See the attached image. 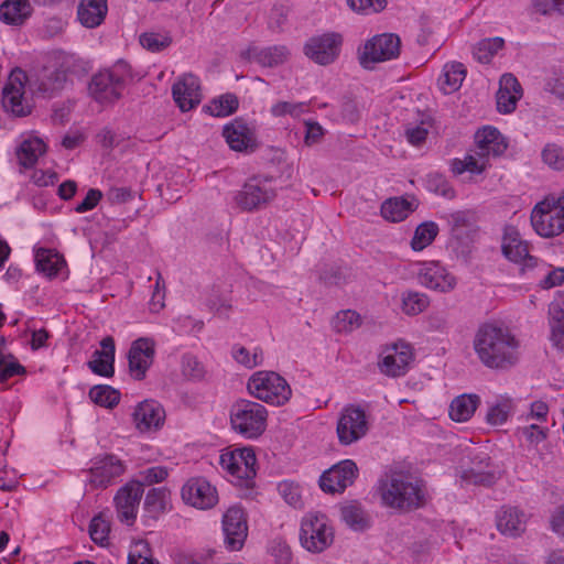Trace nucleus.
<instances>
[{"label":"nucleus","instance_id":"19","mask_svg":"<svg viewBox=\"0 0 564 564\" xmlns=\"http://www.w3.org/2000/svg\"><path fill=\"white\" fill-rule=\"evenodd\" d=\"M223 531L228 550L238 551L243 546L248 535V525L240 508L232 507L227 510L223 517Z\"/></svg>","mask_w":564,"mask_h":564},{"label":"nucleus","instance_id":"1","mask_svg":"<svg viewBox=\"0 0 564 564\" xmlns=\"http://www.w3.org/2000/svg\"><path fill=\"white\" fill-rule=\"evenodd\" d=\"M474 349L479 360L491 369H508L518 361V341L507 329L494 324L478 328Z\"/></svg>","mask_w":564,"mask_h":564},{"label":"nucleus","instance_id":"8","mask_svg":"<svg viewBox=\"0 0 564 564\" xmlns=\"http://www.w3.org/2000/svg\"><path fill=\"white\" fill-rule=\"evenodd\" d=\"M366 412L356 405L346 406L337 422V435L340 444L350 445L367 434Z\"/></svg>","mask_w":564,"mask_h":564},{"label":"nucleus","instance_id":"24","mask_svg":"<svg viewBox=\"0 0 564 564\" xmlns=\"http://www.w3.org/2000/svg\"><path fill=\"white\" fill-rule=\"evenodd\" d=\"M133 422L140 432L159 430L165 420L163 406L154 400H144L140 402L133 412Z\"/></svg>","mask_w":564,"mask_h":564},{"label":"nucleus","instance_id":"18","mask_svg":"<svg viewBox=\"0 0 564 564\" xmlns=\"http://www.w3.org/2000/svg\"><path fill=\"white\" fill-rule=\"evenodd\" d=\"M502 252L510 261L521 265L520 271L522 273L530 272L531 270L544 271L546 269L545 262L529 254L528 243L522 241L518 234L505 236Z\"/></svg>","mask_w":564,"mask_h":564},{"label":"nucleus","instance_id":"63","mask_svg":"<svg viewBox=\"0 0 564 564\" xmlns=\"http://www.w3.org/2000/svg\"><path fill=\"white\" fill-rule=\"evenodd\" d=\"M183 373L191 379H202L204 377V367L194 356H185L182 361Z\"/></svg>","mask_w":564,"mask_h":564},{"label":"nucleus","instance_id":"25","mask_svg":"<svg viewBox=\"0 0 564 564\" xmlns=\"http://www.w3.org/2000/svg\"><path fill=\"white\" fill-rule=\"evenodd\" d=\"M501 476V473L490 458L486 455L475 456L471 462V467L464 470L462 478L469 484L480 486H491Z\"/></svg>","mask_w":564,"mask_h":564},{"label":"nucleus","instance_id":"15","mask_svg":"<svg viewBox=\"0 0 564 564\" xmlns=\"http://www.w3.org/2000/svg\"><path fill=\"white\" fill-rule=\"evenodd\" d=\"M275 195V191L267 181L252 178L243 185L235 199L237 205L243 210H253L268 205Z\"/></svg>","mask_w":564,"mask_h":564},{"label":"nucleus","instance_id":"3","mask_svg":"<svg viewBox=\"0 0 564 564\" xmlns=\"http://www.w3.org/2000/svg\"><path fill=\"white\" fill-rule=\"evenodd\" d=\"M126 63H118L109 69L95 74L89 83L90 96L99 104L110 105L122 97L128 77Z\"/></svg>","mask_w":564,"mask_h":564},{"label":"nucleus","instance_id":"36","mask_svg":"<svg viewBox=\"0 0 564 564\" xmlns=\"http://www.w3.org/2000/svg\"><path fill=\"white\" fill-rule=\"evenodd\" d=\"M479 403L477 394H460L451 402L449 416L453 421L466 422L474 415Z\"/></svg>","mask_w":564,"mask_h":564},{"label":"nucleus","instance_id":"7","mask_svg":"<svg viewBox=\"0 0 564 564\" xmlns=\"http://www.w3.org/2000/svg\"><path fill=\"white\" fill-rule=\"evenodd\" d=\"M334 540L333 528L322 513H307L301 522V545L312 553L325 551Z\"/></svg>","mask_w":564,"mask_h":564},{"label":"nucleus","instance_id":"41","mask_svg":"<svg viewBox=\"0 0 564 564\" xmlns=\"http://www.w3.org/2000/svg\"><path fill=\"white\" fill-rule=\"evenodd\" d=\"M45 143L39 138H33L24 140L21 143L17 155L21 165L24 167H31L36 163L37 159L45 153Z\"/></svg>","mask_w":564,"mask_h":564},{"label":"nucleus","instance_id":"26","mask_svg":"<svg viewBox=\"0 0 564 564\" xmlns=\"http://www.w3.org/2000/svg\"><path fill=\"white\" fill-rule=\"evenodd\" d=\"M475 142L477 153L487 160H489V156L502 155L508 148L505 137L494 127H484L478 130L475 134Z\"/></svg>","mask_w":564,"mask_h":564},{"label":"nucleus","instance_id":"46","mask_svg":"<svg viewBox=\"0 0 564 564\" xmlns=\"http://www.w3.org/2000/svg\"><path fill=\"white\" fill-rule=\"evenodd\" d=\"M438 232V227L433 221H426L417 226L411 240V247L415 251L423 250L431 245Z\"/></svg>","mask_w":564,"mask_h":564},{"label":"nucleus","instance_id":"2","mask_svg":"<svg viewBox=\"0 0 564 564\" xmlns=\"http://www.w3.org/2000/svg\"><path fill=\"white\" fill-rule=\"evenodd\" d=\"M381 498L388 507L411 510L423 505L424 494L417 481L393 475L382 484Z\"/></svg>","mask_w":564,"mask_h":564},{"label":"nucleus","instance_id":"52","mask_svg":"<svg viewBox=\"0 0 564 564\" xmlns=\"http://www.w3.org/2000/svg\"><path fill=\"white\" fill-rule=\"evenodd\" d=\"M207 306L214 311L216 315L223 318H228L232 308L231 299L228 294H221L213 290L207 299Z\"/></svg>","mask_w":564,"mask_h":564},{"label":"nucleus","instance_id":"61","mask_svg":"<svg viewBox=\"0 0 564 564\" xmlns=\"http://www.w3.org/2000/svg\"><path fill=\"white\" fill-rule=\"evenodd\" d=\"M139 477L137 481L143 482V487L150 486L163 481L167 477V469L162 466L150 467L141 471Z\"/></svg>","mask_w":564,"mask_h":564},{"label":"nucleus","instance_id":"11","mask_svg":"<svg viewBox=\"0 0 564 564\" xmlns=\"http://www.w3.org/2000/svg\"><path fill=\"white\" fill-rule=\"evenodd\" d=\"M256 454L250 447L225 452L219 457L223 469L238 479H252L256 476Z\"/></svg>","mask_w":564,"mask_h":564},{"label":"nucleus","instance_id":"50","mask_svg":"<svg viewBox=\"0 0 564 564\" xmlns=\"http://www.w3.org/2000/svg\"><path fill=\"white\" fill-rule=\"evenodd\" d=\"M531 272H533L534 278L542 276L539 281V286L543 290H550L564 283V268L551 270V265L546 263L544 271L531 270Z\"/></svg>","mask_w":564,"mask_h":564},{"label":"nucleus","instance_id":"10","mask_svg":"<svg viewBox=\"0 0 564 564\" xmlns=\"http://www.w3.org/2000/svg\"><path fill=\"white\" fill-rule=\"evenodd\" d=\"M401 41L395 34H380L365 44L360 63L368 67L370 63L384 62L399 56Z\"/></svg>","mask_w":564,"mask_h":564},{"label":"nucleus","instance_id":"33","mask_svg":"<svg viewBox=\"0 0 564 564\" xmlns=\"http://www.w3.org/2000/svg\"><path fill=\"white\" fill-rule=\"evenodd\" d=\"M451 235L460 243H467L476 232L475 217L471 212L458 210L448 217Z\"/></svg>","mask_w":564,"mask_h":564},{"label":"nucleus","instance_id":"28","mask_svg":"<svg viewBox=\"0 0 564 564\" xmlns=\"http://www.w3.org/2000/svg\"><path fill=\"white\" fill-rule=\"evenodd\" d=\"M522 97V87L516 76L503 74L499 80V89L496 95L497 109L500 113H511L517 102Z\"/></svg>","mask_w":564,"mask_h":564},{"label":"nucleus","instance_id":"21","mask_svg":"<svg viewBox=\"0 0 564 564\" xmlns=\"http://www.w3.org/2000/svg\"><path fill=\"white\" fill-rule=\"evenodd\" d=\"M412 360L413 351L411 346L404 341H400L387 349L379 362V368L381 372L387 376L400 377L405 375Z\"/></svg>","mask_w":564,"mask_h":564},{"label":"nucleus","instance_id":"30","mask_svg":"<svg viewBox=\"0 0 564 564\" xmlns=\"http://www.w3.org/2000/svg\"><path fill=\"white\" fill-rule=\"evenodd\" d=\"M528 517L516 507H502L496 514V524L500 533L517 538L525 531Z\"/></svg>","mask_w":564,"mask_h":564},{"label":"nucleus","instance_id":"5","mask_svg":"<svg viewBox=\"0 0 564 564\" xmlns=\"http://www.w3.org/2000/svg\"><path fill=\"white\" fill-rule=\"evenodd\" d=\"M248 391L256 399L273 405H283L292 394L286 380L274 371H258L247 384Z\"/></svg>","mask_w":564,"mask_h":564},{"label":"nucleus","instance_id":"47","mask_svg":"<svg viewBox=\"0 0 564 564\" xmlns=\"http://www.w3.org/2000/svg\"><path fill=\"white\" fill-rule=\"evenodd\" d=\"M166 509V491L163 488H152L144 499V510L149 517L156 519Z\"/></svg>","mask_w":564,"mask_h":564},{"label":"nucleus","instance_id":"49","mask_svg":"<svg viewBox=\"0 0 564 564\" xmlns=\"http://www.w3.org/2000/svg\"><path fill=\"white\" fill-rule=\"evenodd\" d=\"M430 304V300L427 295L415 292L408 291L402 295V311L406 315H417L422 313Z\"/></svg>","mask_w":564,"mask_h":564},{"label":"nucleus","instance_id":"29","mask_svg":"<svg viewBox=\"0 0 564 564\" xmlns=\"http://www.w3.org/2000/svg\"><path fill=\"white\" fill-rule=\"evenodd\" d=\"M291 55L285 45H272L268 47H249L242 56L258 63L262 67H278L284 64Z\"/></svg>","mask_w":564,"mask_h":564},{"label":"nucleus","instance_id":"14","mask_svg":"<svg viewBox=\"0 0 564 564\" xmlns=\"http://www.w3.org/2000/svg\"><path fill=\"white\" fill-rule=\"evenodd\" d=\"M154 356L155 341L153 338L140 337L132 341L128 352L129 371L131 377L135 380L144 379L147 371L153 364Z\"/></svg>","mask_w":564,"mask_h":564},{"label":"nucleus","instance_id":"56","mask_svg":"<svg viewBox=\"0 0 564 564\" xmlns=\"http://www.w3.org/2000/svg\"><path fill=\"white\" fill-rule=\"evenodd\" d=\"M278 489L288 505L294 508L302 507V495L299 485L291 481H282Z\"/></svg>","mask_w":564,"mask_h":564},{"label":"nucleus","instance_id":"6","mask_svg":"<svg viewBox=\"0 0 564 564\" xmlns=\"http://www.w3.org/2000/svg\"><path fill=\"white\" fill-rule=\"evenodd\" d=\"M564 195L546 197L535 205L531 213V224L538 235L553 237L564 231Z\"/></svg>","mask_w":564,"mask_h":564},{"label":"nucleus","instance_id":"44","mask_svg":"<svg viewBox=\"0 0 564 564\" xmlns=\"http://www.w3.org/2000/svg\"><path fill=\"white\" fill-rule=\"evenodd\" d=\"M503 45L505 40L502 37L484 39L475 45L473 50L474 57L480 63H489Z\"/></svg>","mask_w":564,"mask_h":564},{"label":"nucleus","instance_id":"12","mask_svg":"<svg viewBox=\"0 0 564 564\" xmlns=\"http://www.w3.org/2000/svg\"><path fill=\"white\" fill-rule=\"evenodd\" d=\"M182 499L186 505L200 510L210 509L218 502L217 490L203 477H194L182 487Z\"/></svg>","mask_w":564,"mask_h":564},{"label":"nucleus","instance_id":"20","mask_svg":"<svg viewBox=\"0 0 564 564\" xmlns=\"http://www.w3.org/2000/svg\"><path fill=\"white\" fill-rule=\"evenodd\" d=\"M417 280L421 285L443 293L453 291L457 284L456 278L438 262L423 263Z\"/></svg>","mask_w":564,"mask_h":564},{"label":"nucleus","instance_id":"53","mask_svg":"<svg viewBox=\"0 0 564 564\" xmlns=\"http://www.w3.org/2000/svg\"><path fill=\"white\" fill-rule=\"evenodd\" d=\"M109 533L110 523L102 517V514H98L91 519L89 534L95 543L104 545L108 540Z\"/></svg>","mask_w":564,"mask_h":564},{"label":"nucleus","instance_id":"62","mask_svg":"<svg viewBox=\"0 0 564 564\" xmlns=\"http://www.w3.org/2000/svg\"><path fill=\"white\" fill-rule=\"evenodd\" d=\"M564 0H531L532 9L535 13L542 15H552L561 13Z\"/></svg>","mask_w":564,"mask_h":564},{"label":"nucleus","instance_id":"60","mask_svg":"<svg viewBox=\"0 0 564 564\" xmlns=\"http://www.w3.org/2000/svg\"><path fill=\"white\" fill-rule=\"evenodd\" d=\"M65 78L66 76L64 72L54 69L51 72L47 79L41 82L39 89L43 93L53 94L54 91L63 88Z\"/></svg>","mask_w":564,"mask_h":564},{"label":"nucleus","instance_id":"9","mask_svg":"<svg viewBox=\"0 0 564 564\" xmlns=\"http://www.w3.org/2000/svg\"><path fill=\"white\" fill-rule=\"evenodd\" d=\"M26 75L21 69H14L2 89V105L7 111L14 116L24 117L31 113V106L24 99V80Z\"/></svg>","mask_w":564,"mask_h":564},{"label":"nucleus","instance_id":"34","mask_svg":"<svg viewBox=\"0 0 564 564\" xmlns=\"http://www.w3.org/2000/svg\"><path fill=\"white\" fill-rule=\"evenodd\" d=\"M32 12L29 0H6L0 4V20L8 25H22Z\"/></svg>","mask_w":564,"mask_h":564},{"label":"nucleus","instance_id":"32","mask_svg":"<svg viewBox=\"0 0 564 564\" xmlns=\"http://www.w3.org/2000/svg\"><path fill=\"white\" fill-rule=\"evenodd\" d=\"M101 349L95 350L91 360L88 362L89 369L102 377H111L115 372V340L107 336L100 341Z\"/></svg>","mask_w":564,"mask_h":564},{"label":"nucleus","instance_id":"57","mask_svg":"<svg viewBox=\"0 0 564 564\" xmlns=\"http://www.w3.org/2000/svg\"><path fill=\"white\" fill-rule=\"evenodd\" d=\"M4 344V339H0V383L6 382L9 378L22 375L25 372L23 366H21L17 361L6 362L4 355L2 352V346Z\"/></svg>","mask_w":564,"mask_h":564},{"label":"nucleus","instance_id":"64","mask_svg":"<svg viewBox=\"0 0 564 564\" xmlns=\"http://www.w3.org/2000/svg\"><path fill=\"white\" fill-rule=\"evenodd\" d=\"M348 6L357 12H379L387 6V0H347Z\"/></svg>","mask_w":564,"mask_h":564},{"label":"nucleus","instance_id":"37","mask_svg":"<svg viewBox=\"0 0 564 564\" xmlns=\"http://www.w3.org/2000/svg\"><path fill=\"white\" fill-rule=\"evenodd\" d=\"M465 77L466 69L464 65L453 62L444 66L443 74L438 78V86L444 94H453L460 88Z\"/></svg>","mask_w":564,"mask_h":564},{"label":"nucleus","instance_id":"39","mask_svg":"<svg viewBox=\"0 0 564 564\" xmlns=\"http://www.w3.org/2000/svg\"><path fill=\"white\" fill-rule=\"evenodd\" d=\"M413 203L403 197H393L381 205V215L384 219L399 223L404 220L413 212Z\"/></svg>","mask_w":564,"mask_h":564},{"label":"nucleus","instance_id":"22","mask_svg":"<svg viewBox=\"0 0 564 564\" xmlns=\"http://www.w3.org/2000/svg\"><path fill=\"white\" fill-rule=\"evenodd\" d=\"M223 135L231 150L237 152H253L258 148L257 138L252 128L241 118L226 124Z\"/></svg>","mask_w":564,"mask_h":564},{"label":"nucleus","instance_id":"55","mask_svg":"<svg viewBox=\"0 0 564 564\" xmlns=\"http://www.w3.org/2000/svg\"><path fill=\"white\" fill-rule=\"evenodd\" d=\"M511 406L510 400H503L490 406L486 415L487 422L491 425L503 424L508 420Z\"/></svg>","mask_w":564,"mask_h":564},{"label":"nucleus","instance_id":"17","mask_svg":"<svg viewBox=\"0 0 564 564\" xmlns=\"http://www.w3.org/2000/svg\"><path fill=\"white\" fill-rule=\"evenodd\" d=\"M341 45V36L336 33H327L314 36L304 46L307 57L321 65H327L338 56Z\"/></svg>","mask_w":564,"mask_h":564},{"label":"nucleus","instance_id":"35","mask_svg":"<svg viewBox=\"0 0 564 564\" xmlns=\"http://www.w3.org/2000/svg\"><path fill=\"white\" fill-rule=\"evenodd\" d=\"M107 0H82L78 6V20L87 28L98 26L107 14Z\"/></svg>","mask_w":564,"mask_h":564},{"label":"nucleus","instance_id":"48","mask_svg":"<svg viewBox=\"0 0 564 564\" xmlns=\"http://www.w3.org/2000/svg\"><path fill=\"white\" fill-rule=\"evenodd\" d=\"M360 325L361 317L352 310L340 311L333 318V327L337 333H351Z\"/></svg>","mask_w":564,"mask_h":564},{"label":"nucleus","instance_id":"43","mask_svg":"<svg viewBox=\"0 0 564 564\" xmlns=\"http://www.w3.org/2000/svg\"><path fill=\"white\" fill-rule=\"evenodd\" d=\"M90 400L97 405L112 409L120 401V392L110 386H94L89 390Z\"/></svg>","mask_w":564,"mask_h":564},{"label":"nucleus","instance_id":"51","mask_svg":"<svg viewBox=\"0 0 564 564\" xmlns=\"http://www.w3.org/2000/svg\"><path fill=\"white\" fill-rule=\"evenodd\" d=\"M341 518L354 530H362L367 527L365 511L357 503L341 507Z\"/></svg>","mask_w":564,"mask_h":564},{"label":"nucleus","instance_id":"31","mask_svg":"<svg viewBox=\"0 0 564 564\" xmlns=\"http://www.w3.org/2000/svg\"><path fill=\"white\" fill-rule=\"evenodd\" d=\"M547 324L550 327V341L562 351L564 349V297L561 292L549 304Z\"/></svg>","mask_w":564,"mask_h":564},{"label":"nucleus","instance_id":"40","mask_svg":"<svg viewBox=\"0 0 564 564\" xmlns=\"http://www.w3.org/2000/svg\"><path fill=\"white\" fill-rule=\"evenodd\" d=\"M488 166V160L478 154L477 151L470 150L463 160L455 159L452 162V171L454 174L460 175L465 172L471 174H480Z\"/></svg>","mask_w":564,"mask_h":564},{"label":"nucleus","instance_id":"16","mask_svg":"<svg viewBox=\"0 0 564 564\" xmlns=\"http://www.w3.org/2000/svg\"><path fill=\"white\" fill-rule=\"evenodd\" d=\"M143 491V482L141 481H129L118 490L115 503L118 519L121 522L128 525L133 524Z\"/></svg>","mask_w":564,"mask_h":564},{"label":"nucleus","instance_id":"54","mask_svg":"<svg viewBox=\"0 0 564 564\" xmlns=\"http://www.w3.org/2000/svg\"><path fill=\"white\" fill-rule=\"evenodd\" d=\"M128 564H159L152 557L149 544L145 541H139L128 556Z\"/></svg>","mask_w":564,"mask_h":564},{"label":"nucleus","instance_id":"59","mask_svg":"<svg viewBox=\"0 0 564 564\" xmlns=\"http://www.w3.org/2000/svg\"><path fill=\"white\" fill-rule=\"evenodd\" d=\"M232 356L237 362L246 366L247 368H253L262 361L261 352L258 354L256 350L253 355H250L249 350L242 346L234 347Z\"/></svg>","mask_w":564,"mask_h":564},{"label":"nucleus","instance_id":"13","mask_svg":"<svg viewBox=\"0 0 564 564\" xmlns=\"http://www.w3.org/2000/svg\"><path fill=\"white\" fill-rule=\"evenodd\" d=\"M358 474L355 462L345 459L324 471L319 478V487L323 491L335 494L343 492L352 485Z\"/></svg>","mask_w":564,"mask_h":564},{"label":"nucleus","instance_id":"58","mask_svg":"<svg viewBox=\"0 0 564 564\" xmlns=\"http://www.w3.org/2000/svg\"><path fill=\"white\" fill-rule=\"evenodd\" d=\"M542 159L544 163L554 170H562L564 167V159L562 158V148L554 143H549L542 151Z\"/></svg>","mask_w":564,"mask_h":564},{"label":"nucleus","instance_id":"42","mask_svg":"<svg viewBox=\"0 0 564 564\" xmlns=\"http://www.w3.org/2000/svg\"><path fill=\"white\" fill-rule=\"evenodd\" d=\"M239 106V100L235 94H225L213 99L205 109L214 117H227L232 115Z\"/></svg>","mask_w":564,"mask_h":564},{"label":"nucleus","instance_id":"4","mask_svg":"<svg viewBox=\"0 0 564 564\" xmlns=\"http://www.w3.org/2000/svg\"><path fill=\"white\" fill-rule=\"evenodd\" d=\"M268 411L257 402L240 400L230 410V423L235 432L246 438H257L267 427Z\"/></svg>","mask_w":564,"mask_h":564},{"label":"nucleus","instance_id":"23","mask_svg":"<svg viewBox=\"0 0 564 564\" xmlns=\"http://www.w3.org/2000/svg\"><path fill=\"white\" fill-rule=\"evenodd\" d=\"M173 99L185 112L195 108L202 100L199 79L193 74H185L172 87Z\"/></svg>","mask_w":564,"mask_h":564},{"label":"nucleus","instance_id":"45","mask_svg":"<svg viewBox=\"0 0 564 564\" xmlns=\"http://www.w3.org/2000/svg\"><path fill=\"white\" fill-rule=\"evenodd\" d=\"M139 42L143 48L152 53L161 52L167 48L172 43L169 32H144L139 36Z\"/></svg>","mask_w":564,"mask_h":564},{"label":"nucleus","instance_id":"38","mask_svg":"<svg viewBox=\"0 0 564 564\" xmlns=\"http://www.w3.org/2000/svg\"><path fill=\"white\" fill-rule=\"evenodd\" d=\"M64 264L63 257L52 249L39 248L35 252L36 270L48 278L55 276Z\"/></svg>","mask_w":564,"mask_h":564},{"label":"nucleus","instance_id":"27","mask_svg":"<svg viewBox=\"0 0 564 564\" xmlns=\"http://www.w3.org/2000/svg\"><path fill=\"white\" fill-rule=\"evenodd\" d=\"M123 470L121 460L113 455L96 458L94 466L89 470V482L95 487H106L112 479L120 476Z\"/></svg>","mask_w":564,"mask_h":564}]
</instances>
